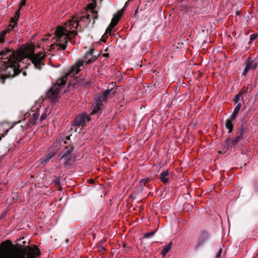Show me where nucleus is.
Returning <instances> with one entry per match:
<instances>
[{
  "label": "nucleus",
  "mask_w": 258,
  "mask_h": 258,
  "mask_svg": "<svg viewBox=\"0 0 258 258\" xmlns=\"http://www.w3.org/2000/svg\"><path fill=\"white\" fill-rule=\"evenodd\" d=\"M94 51V48H91L82 59L78 60L75 65L73 66L64 76L56 80L55 84L46 93V96L50 100L51 102L55 103L57 101L59 97V93L62 88L66 84L69 76L74 77L78 74L81 70V67L84 64H90L95 61L98 56L93 55Z\"/></svg>",
  "instance_id": "nucleus-1"
},
{
  "label": "nucleus",
  "mask_w": 258,
  "mask_h": 258,
  "mask_svg": "<svg viewBox=\"0 0 258 258\" xmlns=\"http://www.w3.org/2000/svg\"><path fill=\"white\" fill-rule=\"evenodd\" d=\"M11 241L6 240L0 244V258H37L40 255L37 246L15 247L8 251Z\"/></svg>",
  "instance_id": "nucleus-2"
},
{
  "label": "nucleus",
  "mask_w": 258,
  "mask_h": 258,
  "mask_svg": "<svg viewBox=\"0 0 258 258\" xmlns=\"http://www.w3.org/2000/svg\"><path fill=\"white\" fill-rule=\"evenodd\" d=\"M78 24L74 19L65 23L64 26H58L55 31V35L57 43L52 44L50 47L52 49L56 48L57 50H65L67 48L68 41L73 43V39L78 34L77 31L72 30L73 28H77Z\"/></svg>",
  "instance_id": "nucleus-3"
},
{
  "label": "nucleus",
  "mask_w": 258,
  "mask_h": 258,
  "mask_svg": "<svg viewBox=\"0 0 258 258\" xmlns=\"http://www.w3.org/2000/svg\"><path fill=\"white\" fill-rule=\"evenodd\" d=\"M19 58L15 51L5 48L0 51V72H4L9 76H15L20 73ZM2 74H0L1 77Z\"/></svg>",
  "instance_id": "nucleus-4"
},
{
  "label": "nucleus",
  "mask_w": 258,
  "mask_h": 258,
  "mask_svg": "<svg viewBox=\"0 0 258 258\" xmlns=\"http://www.w3.org/2000/svg\"><path fill=\"white\" fill-rule=\"evenodd\" d=\"M117 91V87H113L111 89H107L104 92H101L98 94L94 98L91 113V115L95 114H101L103 106V102L105 101L111 94H114Z\"/></svg>",
  "instance_id": "nucleus-5"
},
{
  "label": "nucleus",
  "mask_w": 258,
  "mask_h": 258,
  "mask_svg": "<svg viewBox=\"0 0 258 258\" xmlns=\"http://www.w3.org/2000/svg\"><path fill=\"white\" fill-rule=\"evenodd\" d=\"M45 56L46 55L43 52L35 54L34 51L32 50V52L27 56V57L31 60L37 69H41L42 66L44 65L43 61Z\"/></svg>",
  "instance_id": "nucleus-6"
},
{
  "label": "nucleus",
  "mask_w": 258,
  "mask_h": 258,
  "mask_svg": "<svg viewBox=\"0 0 258 258\" xmlns=\"http://www.w3.org/2000/svg\"><path fill=\"white\" fill-rule=\"evenodd\" d=\"M241 140V136H237L233 138H227L221 144V148L223 151L226 152L229 149L236 146Z\"/></svg>",
  "instance_id": "nucleus-7"
},
{
  "label": "nucleus",
  "mask_w": 258,
  "mask_h": 258,
  "mask_svg": "<svg viewBox=\"0 0 258 258\" xmlns=\"http://www.w3.org/2000/svg\"><path fill=\"white\" fill-rule=\"evenodd\" d=\"M87 120L89 121L90 120V117L88 116L87 114L85 112L81 113L74 118L72 124L73 126L78 127L84 126Z\"/></svg>",
  "instance_id": "nucleus-8"
},
{
  "label": "nucleus",
  "mask_w": 258,
  "mask_h": 258,
  "mask_svg": "<svg viewBox=\"0 0 258 258\" xmlns=\"http://www.w3.org/2000/svg\"><path fill=\"white\" fill-rule=\"evenodd\" d=\"M209 238L210 235L207 231H201L199 233V235L197 240V243L195 246V249L198 250L202 247L209 239Z\"/></svg>",
  "instance_id": "nucleus-9"
},
{
  "label": "nucleus",
  "mask_w": 258,
  "mask_h": 258,
  "mask_svg": "<svg viewBox=\"0 0 258 258\" xmlns=\"http://www.w3.org/2000/svg\"><path fill=\"white\" fill-rule=\"evenodd\" d=\"M245 67L243 71L242 76H245L249 70L255 69L257 66V63L254 60H252L250 57H249L245 61Z\"/></svg>",
  "instance_id": "nucleus-10"
},
{
  "label": "nucleus",
  "mask_w": 258,
  "mask_h": 258,
  "mask_svg": "<svg viewBox=\"0 0 258 258\" xmlns=\"http://www.w3.org/2000/svg\"><path fill=\"white\" fill-rule=\"evenodd\" d=\"M20 15V14L19 13V10H18L15 13V17L14 18H11V24L7 27L6 29L3 30L4 31H5L6 34L11 31L13 29L15 28L16 26L17 25V21L19 20Z\"/></svg>",
  "instance_id": "nucleus-11"
},
{
  "label": "nucleus",
  "mask_w": 258,
  "mask_h": 258,
  "mask_svg": "<svg viewBox=\"0 0 258 258\" xmlns=\"http://www.w3.org/2000/svg\"><path fill=\"white\" fill-rule=\"evenodd\" d=\"M90 15L89 14L85 13L84 15L82 16L77 17L76 18L73 17L74 21H76L78 24V26L80 25V23H84V27H85L87 25L90 23Z\"/></svg>",
  "instance_id": "nucleus-12"
},
{
  "label": "nucleus",
  "mask_w": 258,
  "mask_h": 258,
  "mask_svg": "<svg viewBox=\"0 0 258 258\" xmlns=\"http://www.w3.org/2000/svg\"><path fill=\"white\" fill-rule=\"evenodd\" d=\"M32 113L31 114L32 117L30 118V123L31 124H35L38 120V117L39 116V110L38 108H36V111H31L30 114Z\"/></svg>",
  "instance_id": "nucleus-13"
},
{
  "label": "nucleus",
  "mask_w": 258,
  "mask_h": 258,
  "mask_svg": "<svg viewBox=\"0 0 258 258\" xmlns=\"http://www.w3.org/2000/svg\"><path fill=\"white\" fill-rule=\"evenodd\" d=\"M77 82L80 85L84 87H88L92 84V81L90 79L81 78L80 80H78Z\"/></svg>",
  "instance_id": "nucleus-14"
},
{
  "label": "nucleus",
  "mask_w": 258,
  "mask_h": 258,
  "mask_svg": "<svg viewBox=\"0 0 258 258\" xmlns=\"http://www.w3.org/2000/svg\"><path fill=\"white\" fill-rule=\"evenodd\" d=\"M55 152H50L41 158V163L46 164L55 155Z\"/></svg>",
  "instance_id": "nucleus-15"
},
{
  "label": "nucleus",
  "mask_w": 258,
  "mask_h": 258,
  "mask_svg": "<svg viewBox=\"0 0 258 258\" xmlns=\"http://www.w3.org/2000/svg\"><path fill=\"white\" fill-rule=\"evenodd\" d=\"M169 170H166L162 172L160 174V179L164 184L167 183L169 181L168 178L167 177L169 175Z\"/></svg>",
  "instance_id": "nucleus-16"
},
{
  "label": "nucleus",
  "mask_w": 258,
  "mask_h": 258,
  "mask_svg": "<svg viewBox=\"0 0 258 258\" xmlns=\"http://www.w3.org/2000/svg\"><path fill=\"white\" fill-rule=\"evenodd\" d=\"M234 119H231V118H228L226 120L225 122V127L228 130V133L230 134L232 132L233 130V124L232 123V121Z\"/></svg>",
  "instance_id": "nucleus-17"
},
{
  "label": "nucleus",
  "mask_w": 258,
  "mask_h": 258,
  "mask_svg": "<svg viewBox=\"0 0 258 258\" xmlns=\"http://www.w3.org/2000/svg\"><path fill=\"white\" fill-rule=\"evenodd\" d=\"M241 103H239L236 105V107H235V108L233 110V113H232L231 115L230 116V118H231V119L235 120V119L236 118L237 115L241 108Z\"/></svg>",
  "instance_id": "nucleus-18"
},
{
  "label": "nucleus",
  "mask_w": 258,
  "mask_h": 258,
  "mask_svg": "<svg viewBox=\"0 0 258 258\" xmlns=\"http://www.w3.org/2000/svg\"><path fill=\"white\" fill-rule=\"evenodd\" d=\"M172 242L170 241L168 243V244L166 245H165L162 250L161 253L163 256H165L166 254L171 249V247L172 246Z\"/></svg>",
  "instance_id": "nucleus-19"
},
{
  "label": "nucleus",
  "mask_w": 258,
  "mask_h": 258,
  "mask_svg": "<svg viewBox=\"0 0 258 258\" xmlns=\"http://www.w3.org/2000/svg\"><path fill=\"white\" fill-rule=\"evenodd\" d=\"M122 14V13L121 10L118 11L116 14L114 15L113 17L111 20V22L115 23V24L117 25L119 20L120 19Z\"/></svg>",
  "instance_id": "nucleus-20"
},
{
  "label": "nucleus",
  "mask_w": 258,
  "mask_h": 258,
  "mask_svg": "<svg viewBox=\"0 0 258 258\" xmlns=\"http://www.w3.org/2000/svg\"><path fill=\"white\" fill-rule=\"evenodd\" d=\"M74 150V148L72 146H68L66 148V151L62 155V157H64L68 155H71L72 153Z\"/></svg>",
  "instance_id": "nucleus-21"
},
{
  "label": "nucleus",
  "mask_w": 258,
  "mask_h": 258,
  "mask_svg": "<svg viewBox=\"0 0 258 258\" xmlns=\"http://www.w3.org/2000/svg\"><path fill=\"white\" fill-rule=\"evenodd\" d=\"M90 15V20L91 19H93V24L95 23V20L97 19L98 18V12L96 11H90V14H89ZM91 20H90V22Z\"/></svg>",
  "instance_id": "nucleus-22"
},
{
  "label": "nucleus",
  "mask_w": 258,
  "mask_h": 258,
  "mask_svg": "<svg viewBox=\"0 0 258 258\" xmlns=\"http://www.w3.org/2000/svg\"><path fill=\"white\" fill-rule=\"evenodd\" d=\"M151 180V178L150 177H148L146 179H142L140 180L139 184L142 188H143L144 186L146 185V183L149 182Z\"/></svg>",
  "instance_id": "nucleus-23"
},
{
  "label": "nucleus",
  "mask_w": 258,
  "mask_h": 258,
  "mask_svg": "<svg viewBox=\"0 0 258 258\" xmlns=\"http://www.w3.org/2000/svg\"><path fill=\"white\" fill-rule=\"evenodd\" d=\"M242 94H243V92L240 91L237 95H236L234 96V98L233 99V102H234V104L237 105L238 103H239V101L240 100V96L242 95Z\"/></svg>",
  "instance_id": "nucleus-24"
},
{
  "label": "nucleus",
  "mask_w": 258,
  "mask_h": 258,
  "mask_svg": "<svg viewBox=\"0 0 258 258\" xmlns=\"http://www.w3.org/2000/svg\"><path fill=\"white\" fill-rule=\"evenodd\" d=\"M63 159L64 160V165L65 166L68 165L69 164V162L72 160V156L71 155H68L66 157H62V155L60 157V160Z\"/></svg>",
  "instance_id": "nucleus-25"
},
{
  "label": "nucleus",
  "mask_w": 258,
  "mask_h": 258,
  "mask_svg": "<svg viewBox=\"0 0 258 258\" xmlns=\"http://www.w3.org/2000/svg\"><path fill=\"white\" fill-rule=\"evenodd\" d=\"M258 37V33L252 34L250 35V40L248 43H251L253 41L255 40Z\"/></svg>",
  "instance_id": "nucleus-26"
},
{
  "label": "nucleus",
  "mask_w": 258,
  "mask_h": 258,
  "mask_svg": "<svg viewBox=\"0 0 258 258\" xmlns=\"http://www.w3.org/2000/svg\"><path fill=\"white\" fill-rule=\"evenodd\" d=\"M155 233V231H152L150 232L146 233L144 235V237L145 238H148L151 237L154 235Z\"/></svg>",
  "instance_id": "nucleus-27"
},
{
  "label": "nucleus",
  "mask_w": 258,
  "mask_h": 258,
  "mask_svg": "<svg viewBox=\"0 0 258 258\" xmlns=\"http://www.w3.org/2000/svg\"><path fill=\"white\" fill-rule=\"evenodd\" d=\"M6 34L5 31H2L0 32V42H3L4 41Z\"/></svg>",
  "instance_id": "nucleus-28"
},
{
  "label": "nucleus",
  "mask_w": 258,
  "mask_h": 258,
  "mask_svg": "<svg viewBox=\"0 0 258 258\" xmlns=\"http://www.w3.org/2000/svg\"><path fill=\"white\" fill-rule=\"evenodd\" d=\"M244 131H245V128H244V126L241 124V127H240V131H239V135L238 136H241V139L242 140L243 138H242V136L244 133Z\"/></svg>",
  "instance_id": "nucleus-29"
},
{
  "label": "nucleus",
  "mask_w": 258,
  "mask_h": 258,
  "mask_svg": "<svg viewBox=\"0 0 258 258\" xmlns=\"http://www.w3.org/2000/svg\"><path fill=\"white\" fill-rule=\"evenodd\" d=\"M95 7V5L93 3H90L88 5V8L90 10V11H95L94 9Z\"/></svg>",
  "instance_id": "nucleus-30"
},
{
  "label": "nucleus",
  "mask_w": 258,
  "mask_h": 258,
  "mask_svg": "<svg viewBox=\"0 0 258 258\" xmlns=\"http://www.w3.org/2000/svg\"><path fill=\"white\" fill-rule=\"evenodd\" d=\"M15 124H16V123H15L14 124L12 125V126H11L9 128L7 129V130L6 131V132H5V134H2V135H0V140H1V139H2V138L3 137H5V135L7 134V133L9 132V131L10 129L14 127V125H15Z\"/></svg>",
  "instance_id": "nucleus-31"
},
{
  "label": "nucleus",
  "mask_w": 258,
  "mask_h": 258,
  "mask_svg": "<svg viewBox=\"0 0 258 258\" xmlns=\"http://www.w3.org/2000/svg\"><path fill=\"white\" fill-rule=\"evenodd\" d=\"M26 1L27 0H22L21 1V3L20 4V5H19V9H18V10H19V11H20V10L22 8V7L26 5Z\"/></svg>",
  "instance_id": "nucleus-32"
},
{
  "label": "nucleus",
  "mask_w": 258,
  "mask_h": 258,
  "mask_svg": "<svg viewBox=\"0 0 258 258\" xmlns=\"http://www.w3.org/2000/svg\"><path fill=\"white\" fill-rule=\"evenodd\" d=\"M123 247L124 248V250L126 251H130L131 249V247L130 246H127L125 243L123 244Z\"/></svg>",
  "instance_id": "nucleus-33"
},
{
  "label": "nucleus",
  "mask_w": 258,
  "mask_h": 258,
  "mask_svg": "<svg viewBox=\"0 0 258 258\" xmlns=\"http://www.w3.org/2000/svg\"><path fill=\"white\" fill-rule=\"evenodd\" d=\"M113 28V27H111V25H109L106 30V33L110 34Z\"/></svg>",
  "instance_id": "nucleus-34"
},
{
  "label": "nucleus",
  "mask_w": 258,
  "mask_h": 258,
  "mask_svg": "<svg viewBox=\"0 0 258 258\" xmlns=\"http://www.w3.org/2000/svg\"><path fill=\"white\" fill-rule=\"evenodd\" d=\"M222 251V249L220 248L216 255V258H219L221 256Z\"/></svg>",
  "instance_id": "nucleus-35"
},
{
  "label": "nucleus",
  "mask_w": 258,
  "mask_h": 258,
  "mask_svg": "<svg viewBox=\"0 0 258 258\" xmlns=\"http://www.w3.org/2000/svg\"><path fill=\"white\" fill-rule=\"evenodd\" d=\"M108 33H106V32H105V33L103 35V36L102 37V40L103 41V42H105L106 40V38H107V34Z\"/></svg>",
  "instance_id": "nucleus-36"
},
{
  "label": "nucleus",
  "mask_w": 258,
  "mask_h": 258,
  "mask_svg": "<svg viewBox=\"0 0 258 258\" xmlns=\"http://www.w3.org/2000/svg\"><path fill=\"white\" fill-rule=\"evenodd\" d=\"M46 118V115L43 114H42V115L40 117V121H42L44 120Z\"/></svg>",
  "instance_id": "nucleus-37"
},
{
  "label": "nucleus",
  "mask_w": 258,
  "mask_h": 258,
  "mask_svg": "<svg viewBox=\"0 0 258 258\" xmlns=\"http://www.w3.org/2000/svg\"><path fill=\"white\" fill-rule=\"evenodd\" d=\"M53 182L55 184H58L60 182V180H59V178H56L55 179L53 180Z\"/></svg>",
  "instance_id": "nucleus-38"
},
{
  "label": "nucleus",
  "mask_w": 258,
  "mask_h": 258,
  "mask_svg": "<svg viewBox=\"0 0 258 258\" xmlns=\"http://www.w3.org/2000/svg\"><path fill=\"white\" fill-rule=\"evenodd\" d=\"M109 25H111V27H113V28H114L116 25V24H115V23L111 21Z\"/></svg>",
  "instance_id": "nucleus-39"
},
{
  "label": "nucleus",
  "mask_w": 258,
  "mask_h": 258,
  "mask_svg": "<svg viewBox=\"0 0 258 258\" xmlns=\"http://www.w3.org/2000/svg\"><path fill=\"white\" fill-rule=\"evenodd\" d=\"M103 56L104 57H109V54L108 53H104L103 54Z\"/></svg>",
  "instance_id": "nucleus-40"
},
{
  "label": "nucleus",
  "mask_w": 258,
  "mask_h": 258,
  "mask_svg": "<svg viewBox=\"0 0 258 258\" xmlns=\"http://www.w3.org/2000/svg\"><path fill=\"white\" fill-rule=\"evenodd\" d=\"M138 9H137L136 10L135 12V15H136L137 14V13H138Z\"/></svg>",
  "instance_id": "nucleus-41"
},
{
  "label": "nucleus",
  "mask_w": 258,
  "mask_h": 258,
  "mask_svg": "<svg viewBox=\"0 0 258 258\" xmlns=\"http://www.w3.org/2000/svg\"><path fill=\"white\" fill-rule=\"evenodd\" d=\"M23 74L24 76H26V75H27L26 73L25 72H23Z\"/></svg>",
  "instance_id": "nucleus-42"
},
{
  "label": "nucleus",
  "mask_w": 258,
  "mask_h": 258,
  "mask_svg": "<svg viewBox=\"0 0 258 258\" xmlns=\"http://www.w3.org/2000/svg\"><path fill=\"white\" fill-rule=\"evenodd\" d=\"M2 190V189L0 188V190Z\"/></svg>",
  "instance_id": "nucleus-43"
}]
</instances>
